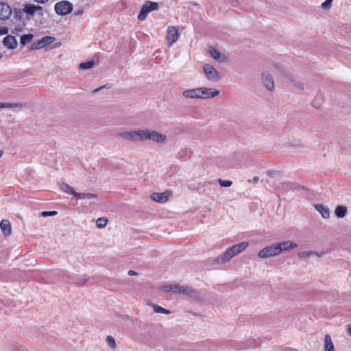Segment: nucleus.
<instances>
[{"mask_svg": "<svg viewBox=\"0 0 351 351\" xmlns=\"http://www.w3.org/2000/svg\"><path fill=\"white\" fill-rule=\"evenodd\" d=\"M320 256L321 254L317 253L315 251H302L298 253V256L301 259H307L313 256Z\"/></svg>", "mask_w": 351, "mask_h": 351, "instance_id": "obj_25", "label": "nucleus"}, {"mask_svg": "<svg viewBox=\"0 0 351 351\" xmlns=\"http://www.w3.org/2000/svg\"><path fill=\"white\" fill-rule=\"evenodd\" d=\"M151 197H152V200L157 202H160V203L165 202L168 199V197L166 195V193H154L152 195Z\"/></svg>", "mask_w": 351, "mask_h": 351, "instance_id": "obj_24", "label": "nucleus"}, {"mask_svg": "<svg viewBox=\"0 0 351 351\" xmlns=\"http://www.w3.org/2000/svg\"><path fill=\"white\" fill-rule=\"evenodd\" d=\"M179 38V34L178 29L174 26H170L168 27L167 32V42L169 47H171L175 43Z\"/></svg>", "mask_w": 351, "mask_h": 351, "instance_id": "obj_11", "label": "nucleus"}, {"mask_svg": "<svg viewBox=\"0 0 351 351\" xmlns=\"http://www.w3.org/2000/svg\"><path fill=\"white\" fill-rule=\"evenodd\" d=\"M151 140L158 144H164L167 141V136L153 130H146V141Z\"/></svg>", "mask_w": 351, "mask_h": 351, "instance_id": "obj_8", "label": "nucleus"}, {"mask_svg": "<svg viewBox=\"0 0 351 351\" xmlns=\"http://www.w3.org/2000/svg\"><path fill=\"white\" fill-rule=\"evenodd\" d=\"M21 14H25L27 16H34L36 14L43 16V8L40 5L27 3L23 5V8L20 11Z\"/></svg>", "mask_w": 351, "mask_h": 351, "instance_id": "obj_5", "label": "nucleus"}, {"mask_svg": "<svg viewBox=\"0 0 351 351\" xmlns=\"http://www.w3.org/2000/svg\"><path fill=\"white\" fill-rule=\"evenodd\" d=\"M0 228L4 236L7 237L12 233V225L8 219H3L0 222Z\"/></svg>", "mask_w": 351, "mask_h": 351, "instance_id": "obj_19", "label": "nucleus"}, {"mask_svg": "<svg viewBox=\"0 0 351 351\" xmlns=\"http://www.w3.org/2000/svg\"><path fill=\"white\" fill-rule=\"evenodd\" d=\"M348 212L347 208L344 206H338L335 210V214L338 218H343Z\"/></svg>", "mask_w": 351, "mask_h": 351, "instance_id": "obj_26", "label": "nucleus"}, {"mask_svg": "<svg viewBox=\"0 0 351 351\" xmlns=\"http://www.w3.org/2000/svg\"><path fill=\"white\" fill-rule=\"evenodd\" d=\"M56 38L53 36H44L42 39L31 45V50H37L46 47L55 41Z\"/></svg>", "mask_w": 351, "mask_h": 351, "instance_id": "obj_10", "label": "nucleus"}, {"mask_svg": "<svg viewBox=\"0 0 351 351\" xmlns=\"http://www.w3.org/2000/svg\"><path fill=\"white\" fill-rule=\"evenodd\" d=\"M3 154V151H0V158L2 156Z\"/></svg>", "mask_w": 351, "mask_h": 351, "instance_id": "obj_46", "label": "nucleus"}, {"mask_svg": "<svg viewBox=\"0 0 351 351\" xmlns=\"http://www.w3.org/2000/svg\"><path fill=\"white\" fill-rule=\"evenodd\" d=\"M3 57L2 54L0 53V60L1 59V58Z\"/></svg>", "mask_w": 351, "mask_h": 351, "instance_id": "obj_47", "label": "nucleus"}, {"mask_svg": "<svg viewBox=\"0 0 351 351\" xmlns=\"http://www.w3.org/2000/svg\"><path fill=\"white\" fill-rule=\"evenodd\" d=\"M60 43H56V44L54 45V46H53V47H52L51 48H52V49H53V48H56V47H60Z\"/></svg>", "mask_w": 351, "mask_h": 351, "instance_id": "obj_44", "label": "nucleus"}, {"mask_svg": "<svg viewBox=\"0 0 351 351\" xmlns=\"http://www.w3.org/2000/svg\"><path fill=\"white\" fill-rule=\"evenodd\" d=\"M219 183L220 186L223 187H229L232 184V182L230 180H223L221 179L219 180Z\"/></svg>", "mask_w": 351, "mask_h": 351, "instance_id": "obj_36", "label": "nucleus"}, {"mask_svg": "<svg viewBox=\"0 0 351 351\" xmlns=\"http://www.w3.org/2000/svg\"><path fill=\"white\" fill-rule=\"evenodd\" d=\"M73 4L65 0L57 2L54 6V10L56 14L60 16H66L69 14L73 11Z\"/></svg>", "mask_w": 351, "mask_h": 351, "instance_id": "obj_4", "label": "nucleus"}, {"mask_svg": "<svg viewBox=\"0 0 351 351\" xmlns=\"http://www.w3.org/2000/svg\"><path fill=\"white\" fill-rule=\"evenodd\" d=\"M33 38L34 35L32 34H24L21 37V44L24 46L30 43Z\"/></svg>", "mask_w": 351, "mask_h": 351, "instance_id": "obj_30", "label": "nucleus"}, {"mask_svg": "<svg viewBox=\"0 0 351 351\" xmlns=\"http://www.w3.org/2000/svg\"><path fill=\"white\" fill-rule=\"evenodd\" d=\"M324 351H335L334 343L330 335L326 334L324 340Z\"/></svg>", "mask_w": 351, "mask_h": 351, "instance_id": "obj_20", "label": "nucleus"}, {"mask_svg": "<svg viewBox=\"0 0 351 351\" xmlns=\"http://www.w3.org/2000/svg\"><path fill=\"white\" fill-rule=\"evenodd\" d=\"M8 33V28L6 27H0V36L5 35Z\"/></svg>", "mask_w": 351, "mask_h": 351, "instance_id": "obj_38", "label": "nucleus"}, {"mask_svg": "<svg viewBox=\"0 0 351 351\" xmlns=\"http://www.w3.org/2000/svg\"><path fill=\"white\" fill-rule=\"evenodd\" d=\"M128 274H129L130 276H133V275H135V274H136V272H135L134 271H133V270H130V271H128Z\"/></svg>", "mask_w": 351, "mask_h": 351, "instance_id": "obj_43", "label": "nucleus"}, {"mask_svg": "<svg viewBox=\"0 0 351 351\" xmlns=\"http://www.w3.org/2000/svg\"><path fill=\"white\" fill-rule=\"evenodd\" d=\"M123 138L131 141H146V130H136L129 132H123L119 134Z\"/></svg>", "mask_w": 351, "mask_h": 351, "instance_id": "obj_2", "label": "nucleus"}, {"mask_svg": "<svg viewBox=\"0 0 351 351\" xmlns=\"http://www.w3.org/2000/svg\"><path fill=\"white\" fill-rule=\"evenodd\" d=\"M315 208L316 210L320 213L323 218L328 219L330 217V213L329 208L327 206L320 204H316Z\"/></svg>", "mask_w": 351, "mask_h": 351, "instance_id": "obj_21", "label": "nucleus"}, {"mask_svg": "<svg viewBox=\"0 0 351 351\" xmlns=\"http://www.w3.org/2000/svg\"><path fill=\"white\" fill-rule=\"evenodd\" d=\"M210 56L216 60L223 62L226 60V58L223 56L218 50L213 47H210L209 49Z\"/></svg>", "mask_w": 351, "mask_h": 351, "instance_id": "obj_22", "label": "nucleus"}, {"mask_svg": "<svg viewBox=\"0 0 351 351\" xmlns=\"http://www.w3.org/2000/svg\"><path fill=\"white\" fill-rule=\"evenodd\" d=\"M12 14L10 7L4 3H0V19L6 20L10 18Z\"/></svg>", "mask_w": 351, "mask_h": 351, "instance_id": "obj_17", "label": "nucleus"}, {"mask_svg": "<svg viewBox=\"0 0 351 351\" xmlns=\"http://www.w3.org/2000/svg\"><path fill=\"white\" fill-rule=\"evenodd\" d=\"M261 83L269 91H273L275 88L274 79L268 71H263L261 74Z\"/></svg>", "mask_w": 351, "mask_h": 351, "instance_id": "obj_9", "label": "nucleus"}, {"mask_svg": "<svg viewBox=\"0 0 351 351\" xmlns=\"http://www.w3.org/2000/svg\"><path fill=\"white\" fill-rule=\"evenodd\" d=\"M183 294L190 297L191 298L195 300V301L199 302L204 301V298L201 293L194 289H192L190 287L185 286L184 292Z\"/></svg>", "mask_w": 351, "mask_h": 351, "instance_id": "obj_13", "label": "nucleus"}, {"mask_svg": "<svg viewBox=\"0 0 351 351\" xmlns=\"http://www.w3.org/2000/svg\"><path fill=\"white\" fill-rule=\"evenodd\" d=\"M84 13V11L82 9H77L74 12L75 16H80Z\"/></svg>", "mask_w": 351, "mask_h": 351, "instance_id": "obj_40", "label": "nucleus"}, {"mask_svg": "<svg viewBox=\"0 0 351 351\" xmlns=\"http://www.w3.org/2000/svg\"><path fill=\"white\" fill-rule=\"evenodd\" d=\"M279 252L281 254L283 252H287L297 247L298 245L291 241H285L280 243H276Z\"/></svg>", "mask_w": 351, "mask_h": 351, "instance_id": "obj_16", "label": "nucleus"}, {"mask_svg": "<svg viewBox=\"0 0 351 351\" xmlns=\"http://www.w3.org/2000/svg\"><path fill=\"white\" fill-rule=\"evenodd\" d=\"M185 286L177 284L163 285L160 287V290L165 292H170L173 293H182L184 292Z\"/></svg>", "mask_w": 351, "mask_h": 351, "instance_id": "obj_14", "label": "nucleus"}, {"mask_svg": "<svg viewBox=\"0 0 351 351\" xmlns=\"http://www.w3.org/2000/svg\"><path fill=\"white\" fill-rule=\"evenodd\" d=\"M319 96L320 97H322V95H317V97H319Z\"/></svg>", "mask_w": 351, "mask_h": 351, "instance_id": "obj_49", "label": "nucleus"}, {"mask_svg": "<svg viewBox=\"0 0 351 351\" xmlns=\"http://www.w3.org/2000/svg\"><path fill=\"white\" fill-rule=\"evenodd\" d=\"M278 69H280V71H282L281 70V68L280 67H277Z\"/></svg>", "mask_w": 351, "mask_h": 351, "instance_id": "obj_48", "label": "nucleus"}, {"mask_svg": "<svg viewBox=\"0 0 351 351\" xmlns=\"http://www.w3.org/2000/svg\"><path fill=\"white\" fill-rule=\"evenodd\" d=\"M57 213H58L56 211H43L41 213V216L44 217H49V216H55L57 215Z\"/></svg>", "mask_w": 351, "mask_h": 351, "instance_id": "obj_37", "label": "nucleus"}, {"mask_svg": "<svg viewBox=\"0 0 351 351\" xmlns=\"http://www.w3.org/2000/svg\"><path fill=\"white\" fill-rule=\"evenodd\" d=\"M290 82L292 84V85L293 86V87L295 88L296 89L302 90V91L305 90V84L303 82H300L295 79H291L290 80Z\"/></svg>", "mask_w": 351, "mask_h": 351, "instance_id": "obj_29", "label": "nucleus"}, {"mask_svg": "<svg viewBox=\"0 0 351 351\" xmlns=\"http://www.w3.org/2000/svg\"><path fill=\"white\" fill-rule=\"evenodd\" d=\"M201 99H209L217 97L220 92L219 90L207 87H201Z\"/></svg>", "mask_w": 351, "mask_h": 351, "instance_id": "obj_12", "label": "nucleus"}, {"mask_svg": "<svg viewBox=\"0 0 351 351\" xmlns=\"http://www.w3.org/2000/svg\"><path fill=\"white\" fill-rule=\"evenodd\" d=\"M280 253L279 252L277 243H275L272 245L266 246L261 250H260L257 256L261 258H267L271 257H274L280 255Z\"/></svg>", "mask_w": 351, "mask_h": 351, "instance_id": "obj_3", "label": "nucleus"}, {"mask_svg": "<svg viewBox=\"0 0 351 351\" xmlns=\"http://www.w3.org/2000/svg\"><path fill=\"white\" fill-rule=\"evenodd\" d=\"M201 87L186 89L182 93V95L185 98L201 99Z\"/></svg>", "mask_w": 351, "mask_h": 351, "instance_id": "obj_15", "label": "nucleus"}, {"mask_svg": "<svg viewBox=\"0 0 351 351\" xmlns=\"http://www.w3.org/2000/svg\"><path fill=\"white\" fill-rule=\"evenodd\" d=\"M348 332L351 336V324L348 326Z\"/></svg>", "mask_w": 351, "mask_h": 351, "instance_id": "obj_42", "label": "nucleus"}, {"mask_svg": "<svg viewBox=\"0 0 351 351\" xmlns=\"http://www.w3.org/2000/svg\"><path fill=\"white\" fill-rule=\"evenodd\" d=\"M60 189L64 191L65 193L68 194L73 195L74 196H76L77 192L74 190L73 188L68 185L66 183L62 182L60 184Z\"/></svg>", "mask_w": 351, "mask_h": 351, "instance_id": "obj_27", "label": "nucleus"}, {"mask_svg": "<svg viewBox=\"0 0 351 351\" xmlns=\"http://www.w3.org/2000/svg\"><path fill=\"white\" fill-rule=\"evenodd\" d=\"M248 246V243L246 241L232 245L228 249L226 252L221 256L215 259L214 263L217 264H223L228 262L232 257L240 254L244 251Z\"/></svg>", "mask_w": 351, "mask_h": 351, "instance_id": "obj_1", "label": "nucleus"}, {"mask_svg": "<svg viewBox=\"0 0 351 351\" xmlns=\"http://www.w3.org/2000/svg\"><path fill=\"white\" fill-rule=\"evenodd\" d=\"M148 305L153 308L154 311L156 313L169 315L171 313L169 310L165 309V308H163L158 304H156L154 303L150 302V303H148Z\"/></svg>", "mask_w": 351, "mask_h": 351, "instance_id": "obj_23", "label": "nucleus"}, {"mask_svg": "<svg viewBox=\"0 0 351 351\" xmlns=\"http://www.w3.org/2000/svg\"><path fill=\"white\" fill-rule=\"evenodd\" d=\"M94 64L93 61H88L86 62H82L80 64L79 67L81 69H89L93 67Z\"/></svg>", "mask_w": 351, "mask_h": 351, "instance_id": "obj_33", "label": "nucleus"}, {"mask_svg": "<svg viewBox=\"0 0 351 351\" xmlns=\"http://www.w3.org/2000/svg\"><path fill=\"white\" fill-rule=\"evenodd\" d=\"M258 181H259V178L258 176H255L252 179L248 180V182L253 183V184H256L258 182Z\"/></svg>", "mask_w": 351, "mask_h": 351, "instance_id": "obj_39", "label": "nucleus"}, {"mask_svg": "<svg viewBox=\"0 0 351 351\" xmlns=\"http://www.w3.org/2000/svg\"><path fill=\"white\" fill-rule=\"evenodd\" d=\"M79 199H95L97 197V195L90 193H77L76 196Z\"/></svg>", "mask_w": 351, "mask_h": 351, "instance_id": "obj_28", "label": "nucleus"}, {"mask_svg": "<svg viewBox=\"0 0 351 351\" xmlns=\"http://www.w3.org/2000/svg\"><path fill=\"white\" fill-rule=\"evenodd\" d=\"M22 31V28H15L14 31L12 32L15 34H19Z\"/></svg>", "mask_w": 351, "mask_h": 351, "instance_id": "obj_41", "label": "nucleus"}, {"mask_svg": "<svg viewBox=\"0 0 351 351\" xmlns=\"http://www.w3.org/2000/svg\"><path fill=\"white\" fill-rule=\"evenodd\" d=\"M3 45L10 49H16L18 43L14 36L8 35L5 36L3 40Z\"/></svg>", "mask_w": 351, "mask_h": 351, "instance_id": "obj_18", "label": "nucleus"}, {"mask_svg": "<svg viewBox=\"0 0 351 351\" xmlns=\"http://www.w3.org/2000/svg\"><path fill=\"white\" fill-rule=\"evenodd\" d=\"M23 105L21 103H0V108H21Z\"/></svg>", "mask_w": 351, "mask_h": 351, "instance_id": "obj_31", "label": "nucleus"}, {"mask_svg": "<svg viewBox=\"0 0 351 351\" xmlns=\"http://www.w3.org/2000/svg\"><path fill=\"white\" fill-rule=\"evenodd\" d=\"M203 71L206 79L210 82H216L221 79V76L218 71L213 66L209 64L203 65Z\"/></svg>", "mask_w": 351, "mask_h": 351, "instance_id": "obj_6", "label": "nucleus"}, {"mask_svg": "<svg viewBox=\"0 0 351 351\" xmlns=\"http://www.w3.org/2000/svg\"><path fill=\"white\" fill-rule=\"evenodd\" d=\"M158 5L156 2L147 1L141 8L140 12L138 15L139 21H144L147 16V14L154 10H158Z\"/></svg>", "mask_w": 351, "mask_h": 351, "instance_id": "obj_7", "label": "nucleus"}, {"mask_svg": "<svg viewBox=\"0 0 351 351\" xmlns=\"http://www.w3.org/2000/svg\"><path fill=\"white\" fill-rule=\"evenodd\" d=\"M106 342L110 348L113 349L116 348V342L113 337L110 335L107 336Z\"/></svg>", "mask_w": 351, "mask_h": 351, "instance_id": "obj_34", "label": "nucleus"}, {"mask_svg": "<svg viewBox=\"0 0 351 351\" xmlns=\"http://www.w3.org/2000/svg\"><path fill=\"white\" fill-rule=\"evenodd\" d=\"M108 219L105 217H99L96 221L97 228H105L108 223Z\"/></svg>", "mask_w": 351, "mask_h": 351, "instance_id": "obj_32", "label": "nucleus"}, {"mask_svg": "<svg viewBox=\"0 0 351 351\" xmlns=\"http://www.w3.org/2000/svg\"><path fill=\"white\" fill-rule=\"evenodd\" d=\"M191 3H192V5H194V6H196V7H197V6H199V4H198L197 3H196V2H192Z\"/></svg>", "mask_w": 351, "mask_h": 351, "instance_id": "obj_45", "label": "nucleus"}, {"mask_svg": "<svg viewBox=\"0 0 351 351\" xmlns=\"http://www.w3.org/2000/svg\"><path fill=\"white\" fill-rule=\"evenodd\" d=\"M333 0H326L321 5V8L324 10H328L331 7V4Z\"/></svg>", "mask_w": 351, "mask_h": 351, "instance_id": "obj_35", "label": "nucleus"}]
</instances>
